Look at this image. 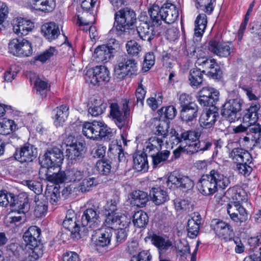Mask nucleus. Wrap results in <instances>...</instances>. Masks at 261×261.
Returning <instances> with one entry per match:
<instances>
[{"mask_svg": "<svg viewBox=\"0 0 261 261\" xmlns=\"http://www.w3.org/2000/svg\"><path fill=\"white\" fill-rule=\"evenodd\" d=\"M228 177L218 171L212 170L210 174L203 175L197 183V187L200 193L205 196L213 195L218 187L224 189L230 184Z\"/></svg>", "mask_w": 261, "mask_h": 261, "instance_id": "1", "label": "nucleus"}, {"mask_svg": "<svg viewBox=\"0 0 261 261\" xmlns=\"http://www.w3.org/2000/svg\"><path fill=\"white\" fill-rule=\"evenodd\" d=\"M151 21L154 25L158 27L162 21L170 24L174 22L178 17V11L175 6L172 4H165L161 8L153 5L148 10Z\"/></svg>", "mask_w": 261, "mask_h": 261, "instance_id": "2", "label": "nucleus"}, {"mask_svg": "<svg viewBox=\"0 0 261 261\" xmlns=\"http://www.w3.org/2000/svg\"><path fill=\"white\" fill-rule=\"evenodd\" d=\"M117 22L116 28L121 35H133L135 32L134 25L137 21L136 14L135 11L129 8L121 9L115 14Z\"/></svg>", "mask_w": 261, "mask_h": 261, "instance_id": "3", "label": "nucleus"}, {"mask_svg": "<svg viewBox=\"0 0 261 261\" xmlns=\"http://www.w3.org/2000/svg\"><path fill=\"white\" fill-rule=\"evenodd\" d=\"M92 204L91 207H89L83 211L81 217V223L82 226L81 233L84 237L87 236L89 231L97 228L100 224V218L99 216V203L94 200L91 201L89 205Z\"/></svg>", "mask_w": 261, "mask_h": 261, "instance_id": "4", "label": "nucleus"}, {"mask_svg": "<svg viewBox=\"0 0 261 261\" xmlns=\"http://www.w3.org/2000/svg\"><path fill=\"white\" fill-rule=\"evenodd\" d=\"M127 99H123L120 105L116 102L110 103V118L120 129L128 125L130 111Z\"/></svg>", "mask_w": 261, "mask_h": 261, "instance_id": "5", "label": "nucleus"}, {"mask_svg": "<svg viewBox=\"0 0 261 261\" xmlns=\"http://www.w3.org/2000/svg\"><path fill=\"white\" fill-rule=\"evenodd\" d=\"M61 168L57 173L46 174L47 180L52 183L58 185L62 183L76 184L86 176V171L79 168L73 167L61 171Z\"/></svg>", "mask_w": 261, "mask_h": 261, "instance_id": "6", "label": "nucleus"}, {"mask_svg": "<svg viewBox=\"0 0 261 261\" xmlns=\"http://www.w3.org/2000/svg\"><path fill=\"white\" fill-rule=\"evenodd\" d=\"M38 148L35 145L29 142L24 143L19 147L16 148L13 156L16 160L21 163H25L27 172H33L36 164L34 160L37 157Z\"/></svg>", "mask_w": 261, "mask_h": 261, "instance_id": "7", "label": "nucleus"}, {"mask_svg": "<svg viewBox=\"0 0 261 261\" xmlns=\"http://www.w3.org/2000/svg\"><path fill=\"white\" fill-rule=\"evenodd\" d=\"M229 158L236 164L239 173L248 176L252 171V157L248 151L241 148H234L229 153Z\"/></svg>", "mask_w": 261, "mask_h": 261, "instance_id": "8", "label": "nucleus"}, {"mask_svg": "<svg viewBox=\"0 0 261 261\" xmlns=\"http://www.w3.org/2000/svg\"><path fill=\"white\" fill-rule=\"evenodd\" d=\"M244 103L240 98L231 99L226 101L221 107V114L229 122H234L240 118L239 112Z\"/></svg>", "mask_w": 261, "mask_h": 261, "instance_id": "9", "label": "nucleus"}, {"mask_svg": "<svg viewBox=\"0 0 261 261\" xmlns=\"http://www.w3.org/2000/svg\"><path fill=\"white\" fill-rule=\"evenodd\" d=\"M167 185L170 189H180L188 192L194 186V182L189 176L174 171L168 177Z\"/></svg>", "mask_w": 261, "mask_h": 261, "instance_id": "10", "label": "nucleus"}, {"mask_svg": "<svg viewBox=\"0 0 261 261\" xmlns=\"http://www.w3.org/2000/svg\"><path fill=\"white\" fill-rule=\"evenodd\" d=\"M85 80L94 86H99L108 82L110 80V73L108 68L104 66H97L88 70L85 74Z\"/></svg>", "mask_w": 261, "mask_h": 261, "instance_id": "11", "label": "nucleus"}, {"mask_svg": "<svg viewBox=\"0 0 261 261\" xmlns=\"http://www.w3.org/2000/svg\"><path fill=\"white\" fill-rule=\"evenodd\" d=\"M138 71L137 61L126 56L114 68V75L119 79H123L128 74H136Z\"/></svg>", "mask_w": 261, "mask_h": 261, "instance_id": "12", "label": "nucleus"}, {"mask_svg": "<svg viewBox=\"0 0 261 261\" xmlns=\"http://www.w3.org/2000/svg\"><path fill=\"white\" fill-rule=\"evenodd\" d=\"M76 217L73 211L67 212L65 219L63 222V226L69 233L71 238L78 240L84 237L81 233V224L76 221Z\"/></svg>", "mask_w": 261, "mask_h": 261, "instance_id": "13", "label": "nucleus"}, {"mask_svg": "<svg viewBox=\"0 0 261 261\" xmlns=\"http://www.w3.org/2000/svg\"><path fill=\"white\" fill-rule=\"evenodd\" d=\"M63 160V152L58 148H53L47 150L40 161L42 166L49 169L60 168Z\"/></svg>", "mask_w": 261, "mask_h": 261, "instance_id": "14", "label": "nucleus"}, {"mask_svg": "<svg viewBox=\"0 0 261 261\" xmlns=\"http://www.w3.org/2000/svg\"><path fill=\"white\" fill-rule=\"evenodd\" d=\"M219 99V92L213 88L203 87L198 93L197 100L203 107H216Z\"/></svg>", "mask_w": 261, "mask_h": 261, "instance_id": "15", "label": "nucleus"}, {"mask_svg": "<svg viewBox=\"0 0 261 261\" xmlns=\"http://www.w3.org/2000/svg\"><path fill=\"white\" fill-rule=\"evenodd\" d=\"M211 227L219 238L225 242L232 240L234 232L230 224L219 219H214Z\"/></svg>", "mask_w": 261, "mask_h": 261, "instance_id": "16", "label": "nucleus"}, {"mask_svg": "<svg viewBox=\"0 0 261 261\" xmlns=\"http://www.w3.org/2000/svg\"><path fill=\"white\" fill-rule=\"evenodd\" d=\"M225 196L230 200L227 207L242 206V202L247 200V195L245 191L238 186L229 188L225 193Z\"/></svg>", "mask_w": 261, "mask_h": 261, "instance_id": "17", "label": "nucleus"}, {"mask_svg": "<svg viewBox=\"0 0 261 261\" xmlns=\"http://www.w3.org/2000/svg\"><path fill=\"white\" fill-rule=\"evenodd\" d=\"M92 240L97 246L106 247L111 242L112 230L109 228H96L93 230Z\"/></svg>", "mask_w": 261, "mask_h": 261, "instance_id": "18", "label": "nucleus"}, {"mask_svg": "<svg viewBox=\"0 0 261 261\" xmlns=\"http://www.w3.org/2000/svg\"><path fill=\"white\" fill-rule=\"evenodd\" d=\"M149 239L152 244L158 249L160 257L173 247L172 241L166 236L153 233L150 236Z\"/></svg>", "mask_w": 261, "mask_h": 261, "instance_id": "19", "label": "nucleus"}, {"mask_svg": "<svg viewBox=\"0 0 261 261\" xmlns=\"http://www.w3.org/2000/svg\"><path fill=\"white\" fill-rule=\"evenodd\" d=\"M218 111L216 107L203 110L199 120L200 126L205 128L213 127L219 116Z\"/></svg>", "mask_w": 261, "mask_h": 261, "instance_id": "20", "label": "nucleus"}, {"mask_svg": "<svg viewBox=\"0 0 261 261\" xmlns=\"http://www.w3.org/2000/svg\"><path fill=\"white\" fill-rule=\"evenodd\" d=\"M10 206L17 210L18 213L25 214L30 209L28 195L26 193H21L15 195L13 194Z\"/></svg>", "mask_w": 261, "mask_h": 261, "instance_id": "21", "label": "nucleus"}, {"mask_svg": "<svg viewBox=\"0 0 261 261\" xmlns=\"http://www.w3.org/2000/svg\"><path fill=\"white\" fill-rule=\"evenodd\" d=\"M101 121L85 122L82 125L83 134L87 138L99 140V129Z\"/></svg>", "mask_w": 261, "mask_h": 261, "instance_id": "22", "label": "nucleus"}, {"mask_svg": "<svg viewBox=\"0 0 261 261\" xmlns=\"http://www.w3.org/2000/svg\"><path fill=\"white\" fill-rule=\"evenodd\" d=\"M86 152V143L84 141H80L71 148L66 149L67 155L73 162L81 161L84 158Z\"/></svg>", "mask_w": 261, "mask_h": 261, "instance_id": "23", "label": "nucleus"}, {"mask_svg": "<svg viewBox=\"0 0 261 261\" xmlns=\"http://www.w3.org/2000/svg\"><path fill=\"white\" fill-rule=\"evenodd\" d=\"M13 31L17 35H27L34 28L33 23L30 20L18 18L13 20Z\"/></svg>", "mask_w": 261, "mask_h": 261, "instance_id": "24", "label": "nucleus"}, {"mask_svg": "<svg viewBox=\"0 0 261 261\" xmlns=\"http://www.w3.org/2000/svg\"><path fill=\"white\" fill-rule=\"evenodd\" d=\"M155 26L152 23V21L151 22L141 21L139 25L137 27L136 31L141 39L150 41L154 35V27Z\"/></svg>", "mask_w": 261, "mask_h": 261, "instance_id": "25", "label": "nucleus"}, {"mask_svg": "<svg viewBox=\"0 0 261 261\" xmlns=\"http://www.w3.org/2000/svg\"><path fill=\"white\" fill-rule=\"evenodd\" d=\"M148 144L143 149L142 153L145 154L147 158L148 156L152 159L161 151L163 141L162 139L155 137L150 138Z\"/></svg>", "mask_w": 261, "mask_h": 261, "instance_id": "26", "label": "nucleus"}, {"mask_svg": "<svg viewBox=\"0 0 261 261\" xmlns=\"http://www.w3.org/2000/svg\"><path fill=\"white\" fill-rule=\"evenodd\" d=\"M227 209L230 219L238 225H241L248 220V213L243 206L235 208L227 207Z\"/></svg>", "mask_w": 261, "mask_h": 261, "instance_id": "27", "label": "nucleus"}, {"mask_svg": "<svg viewBox=\"0 0 261 261\" xmlns=\"http://www.w3.org/2000/svg\"><path fill=\"white\" fill-rule=\"evenodd\" d=\"M149 196L152 201L156 205L163 204L169 200L167 191L161 187L151 188Z\"/></svg>", "mask_w": 261, "mask_h": 261, "instance_id": "28", "label": "nucleus"}, {"mask_svg": "<svg viewBox=\"0 0 261 261\" xmlns=\"http://www.w3.org/2000/svg\"><path fill=\"white\" fill-rule=\"evenodd\" d=\"M88 112L93 117H97L103 114L107 108V103L99 97L93 98L89 104Z\"/></svg>", "mask_w": 261, "mask_h": 261, "instance_id": "29", "label": "nucleus"}, {"mask_svg": "<svg viewBox=\"0 0 261 261\" xmlns=\"http://www.w3.org/2000/svg\"><path fill=\"white\" fill-rule=\"evenodd\" d=\"M197 140L195 143L189 144V147L193 148L192 150H190V151L193 153L203 152L210 149L213 143L212 138L205 137L203 135Z\"/></svg>", "mask_w": 261, "mask_h": 261, "instance_id": "30", "label": "nucleus"}, {"mask_svg": "<svg viewBox=\"0 0 261 261\" xmlns=\"http://www.w3.org/2000/svg\"><path fill=\"white\" fill-rule=\"evenodd\" d=\"M54 123L56 126L63 124L69 115V107L66 104L56 107L53 111Z\"/></svg>", "mask_w": 261, "mask_h": 261, "instance_id": "31", "label": "nucleus"}, {"mask_svg": "<svg viewBox=\"0 0 261 261\" xmlns=\"http://www.w3.org/2000/svg\"><path fill=\"white\" fill-rule=\"evenodd\" d=\"M205 72V70L201 71L197 68L191 69L188 76L190 85L194 89L200 87L203 81V73Z\"/></svg>", "mask_w": 261, "mask_h": 261, "instance_id": "32", "label": "nucleus"}, {"mask_svg": "<svg viewBox=\"0 0 261 261\" xmlns=\"http://www.w3.org/2000/svg\"><path fill=\"white\" fill-rule=\"evenodd\" d=\"M188 107H184L180 110V118L186 123L196 120L198 115V107L197 104H192Z\"/></svg>", "mask_w": 261, "mask_h": 261, "instance_id": "33", "label": "nucleus"}, {"mask_svg": "<svg viewBox=\"0 0 261 261\" xmlns=\"http://www.w3.org/2000/svg\"><path fill=\"white\" fill-rule=\"evenodd\" d=\"M41 32L49 40L55 39L60 34L59 26L54 22L44 24L41 27Z\"/></svg>", "mask_w": 261, "mask_h": 261, "instance_id": "34", "label": "nucleus"}, {"mask_svg": "<svg viewBox=\"0 0 261 261\" xmlns=\"http://www.w3.org/2000/svg\"><path fill=\"white\" fill-rule=\"evenodd\" d=\"M259 109L260 105L258 102L252 103L249 108L246 109L243 117V123L252 124L256 122L258 118V111Z\"/></svg>", "mask_w": 261, "mask_h": 261, "instance_id": "35", "label": "nucleus"}, {"mask_svg": "<svg viewBox=\"0 0 261 261\" xmlns=\"http://www.w3.org/2000/svg\"><path fill=\"white\" fill-rule=\"evenodd\" d=\"M34 9L43 12H50L56 7V0H30Z\"/></svg>", "mask_w": 261, "mask_h": 261, "instance_id": "36", "label": "nucleus"}, {"mask_svg": "<svg viewBox=\"0 0 261 261\" xmlns=\"http://www.w3.org/2000/svg\"><path fill=\"white\" fill-rule=\"evenodd\" d=\"M201 216L200 215L189 219L187 223V230L189 237L194 239L197 236L199 232Z\"/></svg>", "mask_w": 261, "mask_h": 261, "instance_id": "37", "label": "nucleus"}, {"mask_svg": "<svg viewBox=\"0 0 261 261\" xmlns=\"http://www.w3.org/2000/svg\"><path fill=\"white\" fill-rule=\"evenodd\" d=\"M133 168L138 172L147 171L148 169V163L145 154L142 152L137 153L133 156Z\"/></svg>", "mask_w": 261, "mask_h": 261, "instance_id": "38", "label": "nucleus"}, {"mask_svg": "<svg viewBox=\"0 0 261 261\" xmlns=\"http://www.w3.org/2000/svg\"><path fill=\"white\" fill-rule=\"evenodd\" d=\"M148 201L147 193L138 190L135 191L132 194L131 204L139 207L145 206Z\"/></svg>", "mask_w": 261, "mask_h": 261, "instance_id": "39", "label": "nucleus"}, {"mask_svg": "<svg viewBox=\"0 0 261 261\" xmlns=\"http://www.w3.org/2000/svg\"><path fill=\"white\" fill-rule=\"evenodd\" d=\"M207 17L204 14H200L195 21V36L200 38L202 36L207 25Z\"/></svg>", "mask_w": 261, "mask_h": 261, "instance_id": "40", "label": "nucleus"}, {"mask_svg": "<svg viewBox=\"0 0 261 261\" xmlns=\"http://www.w3.org/2000/svg\"><path fill=\"white\" fill-rule=\"evenodd\" d=\"M112 158H105L99 160L96 163V168L101 175H108L111 171Z\"/></svg>", "mask_w": 261, "mask_h": 261, "instance_id": "41", "label": "nucleus"}, {"mask_svg": "<svg viewBox=\"0 0 261 261\" xmlns=\"http://www.w3.org/2000/svg\"><path fill=\"white\" fill-rule=\"evenodd\" d=\"M149 220L146 213L142 210L138 211L134 214L133 217L134 225L138 228H144L148 224Z\"/></svg>", "mask_w": 261, "mask_h": 261, "instance_id": "42", "label": "nucleus"}, {"mask_svg": "<svg viewBox=\"0 0 261 261\" xmlns=\"http://www.w3.org/2000/svg\"><path fill=\"white\" fill-rule=\"evenodd\" d=\"M17 129V125L11 119H3L0 121V134L3 136L10 135Z\"/></svg>", "mask_w": 261, "mask_h": 261, "instance_id": "43", "label": "nucleus"}, {"mask_svg": "<svg viewBox=\"0 0 261 261\" xmlns=\"http://www.w3.org/2000/svg\"><path fill=\"white\" fill-rule=\"evenodd\" d=\"M247 136H251V140L255 143H261V125L258 123L248 124Z\"/></svg>", "mask_w": 261, "mask_h": 261, "instance_id": "44", "label": "nucleus"}, {"mask_svg": "<svg viewBox=\"0 0 261 261\" xmlns=\"http://www.w3.org/2000/svg\"><path fill=\"white\" fill-rule=\"evenodd\" d=\"M112 50H94L92 55L94 60L97 62H107L114 57Z\"/></svg>", "mask_w": 261, "mask_h": 261, "instance_id": "45", "label": "nucleus"}, {"mask_svg": "<svg viewBox=\"0 0 261 261\" xmlns=\"http://www.w3.org/2000/svg\"><path fill=\"white\" fill-rule=\"evenodd\" d=\"M170 153L167 150L160 152L152 159V165L153 169L159 168L164 165L167 161Z\"/></svg>", "mask_w": 261, "mask_h": 261, "instance_id": "46", "label": "nucleus"}, {"mask_svg": "<svg viewBox=\"0 0 261 261\" xmlns=\"http://www.w3.org/2000/svg\"><path fill=\"white\" fill-rule=\"evenodd\" d=\"M99 129V140L109 141L114 139L115 132L103 122H101Z\"/></svg>", "mask_w": 261, "mask_h": 261, "instance_id": "47", "label": "nucleus"}, {"mask_svg": "<svg viewBox=\"0 0 261 261\" xmlns=\"http://www.w3.org/2000/svg\"><path fill=\"white\" fill-rule=\"evenodd\" d=\"M182 135L181 130L178 132L175 129H171L168 136H169L168 140H166V142L167 144L173 148L174 146H176L179 143L184 142V140L181 137Z\"/></svg>", "mask_w": 261, "mask_h": 261, "instance_id": "48", "label": "nucleus"}, {"mask_svg": "<svg viewBox=\"0 0 261 261\" xmlns=\"http://www.w3.org/2000/svg\"><path fill=\"white\" fill-rule=\"evenodd\" d=\"M181 131L182 134V136H181V138L184 140V142H185L189 147V144H193L196 142L200 137L199 133L195 130H181Z\"/></svg>", "mask_w": 261, "mask_h": 261, "instance_id": "49", "label": "nucleus"}, {"mask_svg": "<svg viewBox=\"0 0 261 261\" xmlns=\"http://www.w3.org/2000/svg\"><path fill=\"white\" fill-rule=\"evenodd\" d=\"M208 45L209 49H231L233 47L231 42H224L221 38H218L211 40Z\"/></svg>", "mask_w": 261, "mask_h": 261, "instance_id": "50", "label": "nucleus"}, {"mask_svg": "<svg viewBox=\"0 0 261 261\" xmlns=\"http://www.w3.org/2000/svg\"><path fill=\"white\" fill-rule=\"evenodd\" d=\"M9 49H21L22 47L32 49L31 43L27 40L23 38H14L10 41L8 43Z\"/></svg>", "mask_w": 261, "mask_h": 261, "instance_id": "51", "label": "nucleus"}, {"mask_svg": "<svg viewBox=\"0 0 261 261\" xmlns=\"http://www.w3.org/2000/svg\"><path fill=\"white\" fill-rule=\"evenodd\" d=\"M45 194L47 200L51 204L57 205L60 203L61 197L59 186L56 185L51 193L48 191L47 193L46 192Z\"/></svg>", "mask_w": 261, "mask_h": 261, "instance_id": "52", "label": "nucleus"}, {"mask_svg": "<svg viewBox=\"0 0 261 261\" xmlns=\"http://www.w3.org/2000/svg\"><path fill=\"white\" fill-rule=\"evenodd\" d=\"M111 154L116 156L119 162H124L125 161L126 158L121 145L116 144L110 147L108 151V157L109 158H112Z\"/></svg>", "mask_w": 261, "mask_h": 261, "instance_id": "53", "label": "nucleus"}, {"mask_svg": "<svg viewBox=\"0 0 261 261\" xmlns=\"http://www.w3.org/2000/svg\"><path fill=\"white\" fill-rule=\"evenodd\" d=\"M20 216H9L6 218L5 223L7 226L14 227L21 224L25 221V214Z\"/></svg>", "mask_w": 261, "mask_h": 261, "instance_id": "54", "label": "nucleus"}, {"mask_svg": "<svg viewBox=\"0 0 261 261\" xmlns=\"http://www.w3.org/2000/svg\"><path fill=\"white\" fill-rule=\"evenodd\" d=\"M48 210V205L45 201H36V205L34 211V216L36 218H41L45 216Z\"/></svg>", "mask_w": 261, "mask_h": 261, "instance_id": "55", "label": "nucleus"}, {"mask_svg": "<svg viewBox=\"0 0 261 261\" xmlns=\"http://www.w3.org/2000/svg\"><path fill=\"white\" fill-rule=\"evenodd\" d=\"M97 180L94 177L83 179L81 183L80 190L82 192H89L97 185Z\"/></svg>", "mask_w": 261, "mask_h": 261, "instance_id": "56", "label": "nucleus"}, {"mask_svg": "<svg viewBox=\"0 0 261 261\" xmlns=\"http://www.w3.org/2000/svg\"><path fill=\"white\" fill-rule=\"evenodd\" d=\"M158 112L161 116L164 115L165 118L169 120L174 119L177 114L176 109L173 106H169L165 108H162L158 110Z\"/></svg>", "mask_w": 261, "mask_h": 261, "instance_id": "57", "label": "nucleus"}, {"mask_svg": "<svg viewBox=\"0 0 261 261\" xmlns=\"http://www.w3.org/2000/svg\"><path fill=\"white\" fill-rule=\"evenodd\" d=\"M205 74L210 79L220 81L222 77L223 72L220 66L216 63L208 70Z\"/></svg>", "mask_w": 261, "mask_h": 261, "instance_id": "58", "label": "nucleus"}, {"mask_svg": "<svg viewBox=\"0 0 261 261\" xmlns=\"http://www.w3.org/2000/svg\"><path fill=\"white\" fill-rule=\"evenodd\" d=\"M48 85L47 82L42 81L39 78L37 79L34 82V88L36 94L40 95L42 97L45 96Z\"/></svg>", "mask_w": 261, "mask_h": 261, "instance_id": "59", "label": "nucleus"}, {"mask_svg": "<svg viewBox=\"0 0 261 261\" xmlns=\"http://www.w3.org/2000/svg\"><path fill=\"white\" fill-rule=\"evenodd\" d=\"M128 229L118 228L115 231V246H118L123 243L127 239Z\"/></svg>", "mask_w": 261, "mask_h": 261, "instance_id": "60", "label": "nucleus"}, {"mask_svg": "<svg viewBox=\"0 0 261 261\" xmlns=\"http://www.w3.org/2000/svg\"><path fill=\"white\" fill-rule=\"evenodd\" d=\"M213 0H195L197 8H200L207 14H210L214 10Z\"/></svg>", "mask_w": 261, "mask_h": 261, "instance_id": "61", "label": "nucleus"}, {"mask_svg": "<svg viewBox=\"0 0 261 261\" xmlns=\"http://www.w3.org/2000/svg\"><path fill=\"white\" fill-rule=\"evenodd\" d=\"M119 202V196L116 194L114 195L112 198L107 201L105 206L106 211L108 212V213L115 214L117 210V204Z\"/></svg>", "mask_w": 261, "mask_h": 261, "instance_id": "62", "label": "nucleus"}, {"mask_svg": "<svg viewBox=\"0 0 261 261\" xmlns=\"http://www.w3.org/2000/svg\"><path fill=\"white\" fill-rule=\"evenodd\" d=\"M7 253L10 257L19 258L20 252L23 251L22 247L17 243H11L7 246Z\"/></svg>", "mask_w": 261, "mask_h": 261, "instance_id": "63", "label": "nucleus"}, {"mask_svg": "<svg viewBox=\"0 0 261 261\" xmlns=\"http://www.w3.org/2000/svg\"><path fill=\"white\" fill-rule=\"evenodd\" d=\"M169 122L166 121L161 122L156 127L155 134L161 136L163 138H167L169 135Z\"/></svg>", "mask_w": 261, "mask_h": 261, "instance_id": "64", "label": "nucleus"}]
</instances>
